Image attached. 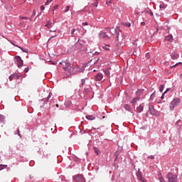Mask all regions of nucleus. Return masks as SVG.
Instances as JSON below:
<instances>
[{
  "label": "nucleus",
  "instance_id": "nucleus-1",
  "mask_svg": "<svg viewBox=\"0 0 182 182\" xmlns=\"http://www.w3.org/2000/svg\"><path fill=\"white\" fill-rule=\"evenodd\" d=\"M60 65H63V69L65 71V72H68V73H70L72 75V73H73V67H72V65L69 64V63H66L65 62L63 63H60Z\"/></svg>",
  "mask_w": 182,
  "mask_h": 182
},
{
  "label": "nucleus",
  "instance_id": "nucleus-2",
  "mask_svg": "<svg viewBox=\"0 0 182 182\" xmlns=\"http://www.w3.org/2000/svg\"><path fill=\"white\" fill-rule=\"evenodd\" d=\"M181 102V100L180 98H175L173 99L170 104L169 109L170 110L173 111L174 110V107H176V106H178L180 103Z\"/></svg>",
  "mask_w": 182,
  "mask_h": 182
},
{
  "label": "nucleus",
  "instance_id": "nucleus-3",
  "mask_svg": "<svg viewBox=\"0 0 182 182\" xmlns=\"http://www.w3.org/2000/svg\"><path fill=\"white\" fill-rule=\"evenodd\" d=\"M168 182H177V175L168 173L166 176Z\"/></svg>",
  "mask_w": 182,
  "mask_h": 182
},
{
  "label": "nucleus",
  "instance_id": "nucleus-4",
  "mask_svg": "<svg viewBox=\"0 0 182 182\" xmlns=\"http://www.w3.org/2000/svg\"><path fill=\"white\" fill-rule=\"evenodd\" d=\"M16 60L17 62V66L18 68H22L23 66V60H22V58L19 56H16Z\"/></svg>",
  "mask_w": 182,
  "mask_h": 182
},
{
  "label": "nucleus",
  "instance_id": "nucleus-5",
  "mask_svg": "<svg viewBox=\"0 0 182 182\" xmlns=\"http://www.w3.org/2000/svg\"><path fill=\"white\" fill-rule=\"evenodd\" d=\"M74 48L75 50H81V51L85 50V48H83V45H82V43H76L74 46Z\"/></svg>",
  "mask_w": 182,
  "mask_h": 182
},
{
  "label": "nucleus",
  "instance_id": "nucleus-6",
  "mask_svg": "<svg viewBox=\"0 0 182 182\" xmlns=\"http://www.w3.org/2000/svg\"><path fill=\"white\" fill-rule=\"evenodd\" d=\"M75 180L76 182H85L83 175H77L75 176Z\"/></svg>",
  "mask_w": 182,
  "mask_h": 182
},
{
  "label": "nucleus",
  "instance_id": "nucleus-7",
  "mask_svg": "<svg viewBox=\"0 0 182 182\" xmlns=\"http://www.w3.org/2000/svg\"><path fill=\"white\" fill-rule=\"evenodd\" d=\"M95 80H97V82L103 80V74L102 73H98L95 75Z\"/></svg>",
  "mask_w": 182,
  "mask_h": 182
},
{
  "label": "nucleus",
  "instance_id": "nucleus-8",
  "mask_svg": "<svg viewBox=\"0 0 182 182\" xmlns=\"http://www.w3.org/2000/svg\"><path fill=\"white\" fill-rule=\"evenodd\" d=\"M171 59L172 60H176V59H178L179 55L178 53H176V52H173L171 55Z\"/></svg>",
  "mask_w": 182,
  "mask_h": 182
},
{
  "label": "nucleus",
  "instance_id": "nucleus-9",
  "mask_svg": "<svg viewBox=\"0 0 182 182\" xmlns=\"http://www.w3.org/2000/svg\"><path fill=\"white\" fill-rule=\"evenodd\" d=\"M10 82H12L14 80V79H19V76H18V74H12L9 76V77Z\"/></svg>",
  "mask_w": 182,
  "mask_h": 182
},
{
  "label": "nucleus",
  "instance_id": "nucleus-10",
  "mask_svg": "<svg viewBox=\"0 0 182 182\" xmlns=\"http://www.w3.org/2000/svg\"><path fill=\"white\" fill-rule=\"evenodd\" d=\"M149 112L151 113V114H154L155 113L154 107H153V105L151 104L149 105Z\"/></svg>",
  "mask_w": 182,
  "mask_h": 182
},
{
  "label": "nucleus",
  "instance_id": "nucleus-11",
  "mask_svg": "<svg viewBox=\"0 0 182 182\" xmlns=\"http://www.w3.org/2000/svg\"><path fill=\"white\" fill-rule=\"evenodd\" d=\"M143 109H144V107L141 105H139V107H136V112L138 113H141V112H143Z\"/></svg>",
  "mask_w": 182,
  "mask_h": 182
},
{
  "label": "nucleus",
  "instance_id": "nucleus-12",
  "mask_svg": "<svg viewBox=\"0 0 182 182\" xmlns=\"http://www.w3.org/2000/svg\"><path fill=\"white\" fill-rule=\"evenodd\" d=\"M139 100H140V98L134 97V98H133L132 103V105H136V103H137V102H139Z\"/></svg>",
  "mask_w": 182,
  "mask_h": 182
},
{
  "label": "nucleus",
  "instance_id": "nucleus-13",
  "mask_svg": "<svg viewBox=\"0 0 182 182\" xmlns=\"http://www.w3.org/2000/svg\"><path fill=\"white\" fill-rule=\"evenodd\" d=\"M124 109H125V110H128V112H131L132 110V107H130V105L127 104L124 105Z\"/></svg>",
  "mask_w": 182,
  "mask_h": 182
},
{
  "label": "nucleus",
  "instance_id": "nucleus-14",
  "mask_svg": "<svg viewBox=\"0 0 182 182\" xmlns=\"http://www.w3.org/2000/svg\"><path fill=\"white\" fill-rule=\"evenodd\" d=\"M86 119H87V120H95V119H96V117L93 115H87Z\"/></svg>",
  "mask_w": 182,
  "mask_h": 182
},
{
  "label": "nucleus",
  "instance_id": "nucleus-15",
  "mask_svg": "<svg viewBox=\"0 0 182 182\" xmlns=\"http://www.w3.org/2000/svg\"><path fill=\"white\" fill-rule=\"evenodd\" d=\"M165 41H168V42H171L173 41V36H167L165 37Z\"/></svg>",
  "mask_w": 182,
  "mask_h": 182
},
{
  "label": "nucleus",
  "instance_id": "nucleus-16",
  "mask_svg": "<svg viewBox=\"0 0 182 182\" xmlns=\"http://www.w3.org/2000/svg\"><path fill=\"white\" fill-rule=\"evenodd\" d=\"M23 148V144H22V143L17 144V149H18V150H21Z\"/></svg>",
  "mask_w": 182,
  "mask_h": 182
},
{
  "label": "nucleus",
  "instance_id": "nucleus-17",
  "mask_svg": "<svg viewBox=\"0 0 182 182\" xmlns=\"http://www.w3.org/2000/svg\"><path fill=\"white\" fill-rule=\"evenodd\" d=\"M122 24L123 25V26H127L128 28H130V26H132V24L127 22H123L122 23Z\"/></svg>",
  "mask_w": 182,
  "mask_h": 182
},
{
  "label": "nucleus",
  "instance_id": "nucleus-18",
  "mask_svg": "<svg viewBox=\"0 0 182 182\" xmlns=\"http://www.w3.org/2000/svg\"><path fill=\"white\" fill-rule=\"evenodd\" d=\"M110 46L109 45H105V46H102V48L105 50H110Z\"/></svg>",
  "mask_w": 182,
  "mask_h": 182
},
{
  "label": "nucleus",
  "instance_id": "nucleus-19",
  "mask_svg": "<svg viewBox=\"0 0 182 182\" xmlns=\"http://www.w3.org/2000/svg\"><path fill=\"white\" fill-rule=\"evenodd\" d=\"M159 8L160 9H166V8H167V4H161Z\"/></svg>",
  "mask_w": 182,
  "mask_h": 182
},
{
  "label": "nucleus",
  "instance_id": "nucleus-20",
  "mask_svg": "<svg viewBox=\"0 0 182 182\" xmlns=\"http://www.w3.org/2000/svg\"><path fill=\"white\" fill-rule=\"evenodd\" d=\"M45 26L48 29H50V28H52V23L48 22L47 24L45 25Z\"/></svg>",
  "mask_w": 182,
  "mask_h": 182
},
{
  "label": "nucleus",
  "instance_id": "nucleus-21",
  "mask_svg": "<svg viewBox=\"0 0 182 182\" xmlns=\"http://www.w3.org/2000/svg\"><path fill=\"white\" fill-rule=\"evenodd\" d=\"M100 37L104 38L105 39H106V38H107L106 36V33H105V32H102V33H100Z\"/></svg>",
  "mask_w": 182,
  "mask_h": 182
},
{
  "label": "nucleus",
  "instance_id": "nucleus-22",
  "mask_svg": "<svg viewBox=\"0 0 182 182\" xmlns=\"http://www.w3.org/2000/svg\"><path fill=\"white\" fill-rule=\"evenodd\" d=\"M163 90H164V85H161L159 87V92H163Z\"/></svg>",
  "mask_w": 182,
  "mask_h": 182
},
{
  "label": "nucleus",
  "instance_id": "nucleus-23",
  "mask_svg": "<svg viewBox=\"0 0 182 182\" xmlns=\"http://www.w3.org/2000/svg\"><path fill=\"white\" fill-rule=\"evenodd\" d=\"M6 167H7L6 165L0 164V171L1 170H4V168H6Z\"/></svg>",
  "mask_w": 182,
  "mask_h": 182
},
{
  "label": "nucleus",
  "instance_id": "nucleus-24",
  "mask_svg": "<svg viewBox=\"0 0 182 182\" xmlns=\"http://www.w3.org/2000/svg\"><path fill=\"white\" fill-rule=\"evenodd\" d=\"M105 73L106 76H110V71L109 70H106L105 71Z\"/></svg>",
  "mask_w": 182,
  "mask_h": 182
},
{
  "label": "nucleus",
  "instance_id": "nucleus-25",
  "mask_svg": "<svg viewBox=\"0 0 182 182\" xmlns=\"http://www.w3.org/2000/svg\"><path fill=\"white\" fill-rule=\"evenodd\" d=\"M155 97H156V92H154V93L151 95L150 100H153Z\"/></svg>",
  "mask_w": 182,
  "mask_h": 182
},
{
  "label": "nucleus",
  "instance_id": "nucleus-26",
  "mask_svg": "<svg viewBox=\"0 0 182 182\" xmlns=\"http://www.w3.org/2000/svg\"><path fill=\"white\" fill-rule=\"evenodd\" d=\"M180 64H181V63H178L171 66L170 68H171V69H173V68H176V66H178V65H180Z\"/></svg>",
  "mask_w": 182,
  "mask_h": 182
},
{
  "label": "nucleus",
  "instance_id": "nucleus-27",
  "mask_svg": "<svg viewBox=\"0 0 182 182\" xmlns=\"http://www.w3.org/2000/svg\"><path fill=\"white\" fill-rule=\"evenodd\" d=\"M70 9V6H66V9H65V11L64 12H69V9Z\"/></svg>",
  "mask_w": 182,
  "mask_h": 182
},
{
  "label": "nucleus",
  "instance_id": "nucleus-28",
  "mask_svg": "<svg viewBox=\"0 0 182 182\" xmlns=\"http://www.w3.org/2000/svg\"><path fill=\"white\" fill-rule=\"evenodd\" d=\"M81 83H82V86H83V85H85V83H86V80L82 79L81 80Z\"/></svg>",
  "mask_w": 182,
  "mask_h": 182
},
{
  "label": "nucleus",
  "instance_id": "nucleus-29",
  "mask_svg": "<svg viewBox=\"0 0 182 182\" xmlns=\"http://www.w3.org/2000/svg\"><path fill=\"white\" fill-rule=\"evenodd\" d=\"M20 18H21V19H30L28 17H25V16H20Z\"/></svg>",
  "mask_w": 182,
  "mask_h": 182
},
{
  "label": "nucleus",
  "instance_id": "nucleus-30",
  "mask_svg": "<svg viewBox=\"0 0 182 182\" xmlns=\"http://www.w3.org/2000/svg\"><path fill=\"white\" fill-rule=\"evenodd\" d=\"M50 95L51 93L50 92L48 97L46 98L47 99V102H48V100L50 99Z\"/></svg>",
  "mask_w": 182,
  "mask_h": 182
},
{
  "label": "nucleus",
  "instance_id": "nucleus-31",
  "mask_svg": "<svg viewBox=\"0 0 182 182\" xmlns=\"http://www.w3.org/2000/svg\"><path fill=\"white\" fill-rule=\"evenodd\" d=\"M82 25L84 26H87V25H89V23L87 22H84V23H82Z\"/></svg>",
  "mask_w": 182,
  "mask_h": 182
},
{
  "label": "nucleus",
  "instance_id": "nucleus-32",
  "mask_svg": "<svg viewBox=\"0 0 182 182\" xmlns=\"http://www.w3.org/2000/svg\"><path fill=\"white\" fill-rule=\"evenodd\" d=\"M75 31H76V29L73 28V29L71 31V35H73V33H75Z\"/></svg>",
  "mask_w": 182,
  "mask_h": 182
},
{
  "label": "nucleus",
  "instance_id": "nucleus-33",
  "mask_svg": "<svg viewBox=\"0 0 182 182\" xmlns=\"http://www.w3.org/2000/svg\"><path fill=\"white\" fill-rule=\"evenodd\" d=\"M149 159H151V160L154 159V156L153 155H151L149 156Z\"/></svg>",
  "mask_w": 182,
  "mask_h": 182
},
{
  "label": "nucleus",
  "instance_id": "nucleus-34",
  "mask_svg": "<svg viewBox=\"0 0 182 182\" xmlns=\"http://www.w3.org/2000/svg\"><path fill=\"white\" fill-rule=\"evenodd\" d=\"M41 11H44V10H45V6H41Z\"/></svg>",
  "mask_w": 182,
  "mask_h": 182
},
{
  "label": "nucleus",
  "instance_id": "nucleus-35",
  "mask_svg": "<svg viewBox=\"0 0 182 182\" xmlns=\"http://www.w3.org/2000/svg\"><path fill=\"white\" fill-rule=\"evenodd\" d=\"M35 15H36V11L35 10H33V16H35Z\"/></svg>",
  "mask_w": 182,
  "mask_h": 182
},
{
  "label": "nucleus",
  "instance_id": "nucleus-36",
  "mask_svg": "<svg viewBox=\"0 0 182 182\" xmlns=\"http://www.w3.org/2000/svg\"><path fill=\"white\" fill-rule=\"evenodd\" d=\"M28 72H29V68H26V69H25V73H28Z\"/></svg>",
  "mask_w": 182,
  "mask_h": 182
},
{
  "label": "nucleus",
  "instance_id": "nucleus-37",
  "mask_svg": "<svg viewBox=\"0 0 182 182\" xmlns=\"http://www.w3.org/2000/svg\"><path fill=\"white\" fill-rule=\"evenodd\" d=\"M168 90H170L168 88L166 89V90L164 92V95H166V93H167V92H168Z\"/></svg>",
  "mask_w": 182,
  "mask_h": 182
},
{
  "label": "nucleus",
  "instance_id": "nucleus-38",
  "mask_svg": "<svg viewBox=\"0 0 182 182\" xmlns=\"http://www.w3.org/2000/svg\"><path fill=\"white\" fill-rule=\"evenodd\" d=\"M141 25L142 26H144L146 25V23L141 22Z\"/></svg>",
  "mask_w": 182,
  "mask_h": 182
},
{
  "label": "nucleus",
  "instance_id": "nucleus-39",
  "mask_svg": "<svg viewBox=\"0 0 182 182\" xmlns=\"http://www.w3.org/2000/svg\"><path fill=\"white\" fill-rule=\"evenodd\" d=\"M146 58L147 59H150V55H149V53H146Z\"/></svg>",
  "mask_w": 182,
  "mask_h": 182
},
{
  "label": "nucleus",
  "instance_id": "nucleus-40",
  "mask_svg": "<svg viewBox=\"0 0 182 182\" xmlns=\"http://www.w3.org/2000/svg\"><path fill=\"white\" fill-rule=\"evenodd\" d=\"M161 99H164V93L162 94V96L161 97Z\"/></svg>",
  "mask_w": 182,
  "mask_h": 182
},
{
  "label": "nucleus",
  "instance_id": "nucleus-41",
  "mask_svg": "<svg viewBox=\"0 0 182 182\" xmlns=\"http://www.w3.org/2000/svg\"><path fill=\"white\" fill-rule=\"evenodd\" d=\"M21 50H23V52H26V50H23V48H22L21 47H18Z\"/></svg>",
  "mask_w": 182,
  "mask_h": 182
},
{
  "label": "nucleus",
  "instance_id": "nucleus-42",
  "mask_svg": "<svg viewBox=\"0 0 182 182\" xmlns=\"http://www.w3.org/2000/svg\"><path fill=\"white\" fill-rule=\"evenodd\" d=\"M139 180H140L141 181L144 182V181L143 180V178H139Z\"/></svg>",
  "mask_w": 182,
  "mask_h": 182
},
{
  "label": "nucleus",
  "instance_id": "nucleus-43",
  "mask_svg": "<svg viewBox=\"0 0 182 182\" xmlns=\"http://www.w3.org/2000/svg\"><path fill=\"white\" fill-rule=\"evenodd\" d=\"M95 153H96L97 154H99V151L95 150Z\"/></svg>",
  "mask_w": 182,
  "mask_h": 182
},
{
  "label": "nucleus",
  "instance_id": "nucleus-44",
  "mask_svg": "<svg viewBox=\"0 0 182 182\" xmlns=\"http://www.w3.org/2000/svg\"><path fill=\"white\" fill-rule=\"evenodd\" d=\"M117 41H120V39L119 38V36H117Z\"/></svg>",
  "mask_w": 182,
  "mask_h": 182
},
{
  "label": "nucleus",
  "instance_id": "nucleus-45",
  "mask_svg": "<svg viewBox=\"0 0 182 182\" xmlns=\"http://www.w3.org/2000/svg\"><path fill=\"white\" fill-rule=\"evenodd\" d=\"M55 36H52V37L50 38V39H52V38H55Z\"/></svg>",
  "mask_w": 182,
  "mask_h": 182
},
{
  "label": "nucleus",
  "instance_id": "nucleus-46",
  "mask_svg": "<svg viewBox=\"0 0 182 182\" xmlns=\"http://www.w3.org/2000/svg\"><path fill=\"white\" fill-rule=\"evenodd\" d=\"M56 107H59V105H56Z\"/></svg>",
  "mask_w": 182,
  "mask_h": 182
},
{
  "label": "nucleus",
  "instance_id": "nucleus-47",
  "mask_svg": "<svg viewBox=\"0 0 182 182\" xmlns=\"http://www.w3.org/2000/svg\"><path fill=\"white\" fill-rule=\"evenodd\" d=\"M151 16H153V13H151Z\"/></svg>",
  "mask_w": 182,
  "mask_h": 182
},
{
  "label": "nucleus",
  "instance_id": "nucleus-48",
  "mask_svg": "<svg viewBox=\"0 0 182 182\" xmlns=\"http://www.w3.org/2000/svg\"><path fill=\"white\" fill-rule=\"evenodd\" d=\"M165 1H166L167 2H168V1H170V0H165Z\"/></svg>",
  "mask_w": 182,
  "mask_h": 182
},
{
  "label": "nucleus",
  "instance_id": "nucleus-49",
  "mask_svg": "<svg viewBox=\"0 0 182 182\" xmlns=\"http://www.w3.org/2000/svg\"><path fill=\"white\" fill-rule=\"evenodd\" d=\"M97 6V4H96V6Z\"/></svg>",
  "mask_w": 182,
  "mask_h": 182
},
{
  "label": "nucleus",
  "instance_id": "nucleus-50",
  "mask_svg": "<svg viewBox=\"0 0 182 182\" xmlns=\"http://www.w3.org/2000/svg\"><path fill=\"white\" fill-rule=\"evenodd\" d=\"M181 92H182V88H181Z\"/></svg>",
  "mask_w": 182,
  "mask_h": 182
}]
</instances>
